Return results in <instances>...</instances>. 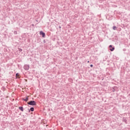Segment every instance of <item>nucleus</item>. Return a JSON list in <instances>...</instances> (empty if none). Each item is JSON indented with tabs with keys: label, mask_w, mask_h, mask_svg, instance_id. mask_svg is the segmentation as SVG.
I'll return each mask as SVG.
<instances>
[{
	"label": "nucleus",
	"mask_w": 130,
	"mask_h": 130,
	"mask_svg": "<svg viewBox=\"0 0 130 130\" xmlns=\"http://www.w3.org/2000/svg\"><path fill=\"white\" fill-rule=\"evenodd\" d=\"M27 104H28L29 105L35 106V105H36V102L34 101H31L28 102Z\"/></svg>",
	"instance_id": "f257e3e1"
},
{
	"label": "nucleus",
	"mask_w": 130,
	"mask_h": 130,
	"mask_svg": "<svg viewBox=\"0 0 130 130\" xmlns=\"http://www.w3.org/2000/svg\"><path fill=\"white\" fill-rule=\"evenodd\" d=\"M40 35L42 36V37H43V38L45 37V33L43 32V31H41L40 32Z\"/></svg>",
	"instance_id": "f03ea898"
},
{
	"label": "nucleus",
	"mask_w": 130,
	"mask_h": 130,
	"mask_svg": "<svg viewBox=\"0 0 130 130\" xmlns=\"http://www.w3.org/2000/svg\"><path fill=\"white\" fill-rule=\"evenodd\" d=\"M24 70H29V66H25L24 67Z\"/></svg>",
	"instance_id": "7ed1b4c3"
},
{
	"label": "nucleus",
	"mask_w": 130,
	"mask_h": 130,
	"mask_svg": "<svg viewBox=\"0 0 130 130\" xmlns=\"http://www.w3.org/2000/svg\"><path fill=\"white\" fill-rule=\"evenodd\" d=\"M19 109L21 110V111H24V109H23V107H19Z\"/></svg>",
	"instance_id": "20e7f679"
},
{
	"label": "nucleus",
	"mask_w": 130,
	"mask_h": 130,
	"mask_svg": "<svg viewBox=\"0 0 130 130\" xmlns=\"http://www.w3.org/2000/svg\"><path fill=\"white\" fill-rule=\"evenodd\" d=\"M16 78H20V77H19L20 76V75L19 74V73H17L16 74Z\"/></svg>",
	"instance_id": "39448f33"
},
{
	"label": "nucleus",
	"mask_w": 130,
	"mask_h": 130,
	"mask_svg": "<svg viewBox=\"0 0 130 130\" xmlns=\"http://www.w3.org/2000/svg\"><path fill=\"white\" fill-rule=\"evenodd\" d=\"M114 49H115L114 47H113V48L110 49V50L111 51H113V50H114Z\"/></svg>",
	"instance_id": "423d86ee"
},
{
	"label": "nucleus",
	"mask_w": 130,
	"mask_h": 130,
	"mask_svg": "<svg viewBox=\"0 0 130 130\" xmlns=\"http://www.w3.org/2000/svg\"><path fill=\"white\" fill-rule=\"evenodd\" d=\"M30 111H34V108H31Z\"/></svg>",
	"instance_id": "0eeeda50"
},
{
	"label": "nucleus",
	"mask_w": 130,
	"mask_h": 130,
	"mask_svg": "<svg viewBox=\"0 0 130 130\" xmlns=\"http://www.w3.org/2000/svg\"><path fill=\"white\" fill-rule=\"evenodd\" d=\"M113 30H116V26H113Z\"/></svg>",
	"instance_id": "6e6552de"
},
{
	"label": "nucleus",
	"mask_w": 130,
	"mask_h": 130,
	"mask_svg": "<svg viewBox=\"0 0 130 130\" xmlns=\"http://www.w3.org/2000/svg\"><path fill=\"white\" fill-rule=\"evenodd\" d=\"M24 101H28V98H26L24 100Z\"/></svg>",
	"instance_id": "1a4fd4ad"
},
{
	"label": "nucleus",
	"mask_w": 130,
	"mask_h": 130,
	"mask_svg": "<svg viewBox=\"0 0 130 130\" xmlns=\"http://www.w3.org/2000/svg\"><path fill=\"white\" fill-rule=\"evenodd\" d=\"M109 48H112V45H110L109 46Z\"/></svg>",
	"instance_id": "9d476101"
},
{
	"label": "nucleus",
	"mask_w": 130,
	"mask_h": 130,
	"mask_svg": "<svg viewBox=\"0 0 130 130\" xmlns=\"http://www.w3.org/2000/svg\"><path fill=\"white\" fill-rule=\"evenodd\" d=\"M91 68H93V64L90 65Z\"/></svg>",
	"instance_id": "9b49d317"
},
{
	"label": "nucleus",
	"mask_w": 130,
	"mask_h": 130,
	"mask_svg": "<svg viewBox=\"0 0 130 130\" xmlns=\"http://www.w3.org/2000/svg\"><path fill=\"white\" fill-rule=\"evenodd\" d=\"M19 51H22V49H19Z\"/></svg>",
	"instance_id": "f8f14e48"
},
{
	"label": "nucleus",
	"mask_w": 130,
	"mask_h": 130,
	"mask_svg": "<svg viewBox=\"0 0 130 130\" xmlns=\"http://www.w3.org/2000/svg\"><path fill=\"white\" fill-rule=\"evenodd\" d=\"M87 62H88V63H89V62H90V61H87Z\"/></svg>",
	"instance_id": "ddd939ff"
}]
</instances>
